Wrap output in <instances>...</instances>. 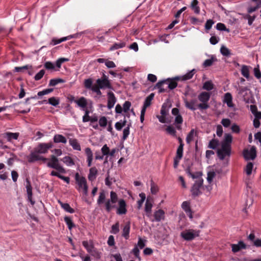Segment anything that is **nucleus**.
I'll list each match as a JSON object with an SVG mask.
<instances>
[{"label": "nucleus", "mask_w": 261, "mask_h": 261, "mask_svg": "<svg viewBox=\"0 0 261 261\" xmlns=\"http://www.w3.org/2000/svg\"><path fill=\"white\" fill-rule=\"evenodd\" d=\"M164 84H168V88L170 90L175 89L177 86V82L170 78L160 81L158 82L155 86V88L159 89V93H160L165 92V89L162 88V85Z\"/></svg>", "instance_id": "obj_1"}, {"label": "nucleus", "mask_w": 261, "mask_h": 261, "mask_svg": "<svg viewBox=\"0 0 261 261\" xmlns=\"http://www.w3.org/2000/svg\"><path fill=\"white\" fill-rule=\"evenodd\" d=\"M75 179L78 185V188H76L77 190L80 191L81 189H83V194L87 196L88 195V187L85 177L80 176L79 173H76L75 175Z\"/></svg>", "instance_id": "obj_2"}, {"label": "nucleus", "mask_w": 261, "mask_h": 261, "mask_svg": "<svg viewBox=\"0 0 261 261\" xmlns=\"http://www.w3.org/2000/svg\"><path fill=\"white\" fill-rule=\"evenodd\" d=\"M96 85L101 88V89H113V86L109 80L108 76L104 73H102V76L98 79L96 81Z\"/></svg>", "instance_id": "obj_3"}, {"label": "nucleus", "mask_w": 261, "mask_h": 261, "mask_svg": "<svg viewBox=\"0 0 261 261\" xmlns=\"http://www.w3.org/2000/svg\"><path fill=\"white\" fill-rule=\"evenodd\" d=\"M118 199L117 194L114 191H111L110 192V199H108L105 203L107 212H110L112 208L116 207V203L118 201Z\"/></svg>", "instance_id": "obj_4"}, {"label": "nucleus", "mask_w": 261, "mask_h": 261, "mask_svg": "<svg viewBox=\"0 0 261 261\" xmlns=\"http://www.w3.org/2000/svg\"><path fill=\"white\" fill-rule=\"evenodd\" d=\"M203 183V179L199 178L195 181V183L192 186L191 192L193 197L195 198L202 194V192L200 189L202 187Z\"/></svg>", "instance_id": "obj_5"}, {"label": "nucleus", "mask_w": 261, "mask_h": 261, "mask_svg": "<svg viewBox=\"0 0 261 261\" xmlns=\"http://www.w3.org/2000/svg\"><path fill=\"white\" fill-rule=\"evenodd\" d=\"M47 166L48 167L57 170L61 173H65V169L59 165L58 159L54 155H51L50 162L47 163Z\"/></svg>", "instance_id": "obj_6"}, {"label": "nucleus", "mask_w": 261, "mask_h": 261, "mask_svg": "<svg viewBox=\"0 0 261 261\" xmlns=\"http://www.w3.org/2000/svg\"><path fill=\"white\" fill-rule=\"evenodd\" d=\"M243 156L246 161L254 160L256 157V148L252 146L250 149H244L243 151Z\"/></svg>", "instance_id": "obj_7"}, {"label": "nucleus", "mask_w": 261, "mask_h": 261, "mask_svg": "<svg viewBox=\"0 0 261 261\" xmlns=\"http://www.w3.org/2000/svg\"><path fill=\"white\" fill-rule=\"evenodd\" d=\"M199 236L198 231L193 229L186 230L180 233V237L186 241H191Z\"/></svg>", "instance_id": "obj_8"}, {"label": "nucleus", "mask_w": 261, "mask_h": 261, "mask_svg": "<svg viewBox=\"0 0 261 261\" xmlns=\"http://www.w3.org/2000/svg\"><path fill=\"white\" fill-rule=\"evenodd\" d=\"M53 143L51 142L48 143H41L38 145L37 147L35 148V149L36 150L37 152L45 154L48 152L49 149L53 148Z\"/></svg>", "instance_id": "obj_9"}, {"label": "nucleus", "mask_w": 261, "mask_h": 261, "mask_svg": "<svg viewBox=\"0 0 261 261\" xmlns=\"http://www.w3.org/2000/svg\"><path fill=\"white\" fill-rule=\"evenodd\" d=\"M39 153L37 152L36 150L34 149V150L32 151L30 155L28 157V162L29 163H34L37 161H43V162H45L47 160V158L39 155Z\"/></svg>", "instance_id": "obj_10"}, {"label": "nucleus", "mask_w": 261, "mask_h": 261, "mask_svg": "<svg viewBox=\"0 0 261 261\" xmlns=\"http://www.w3.org/2000/svg\"><path fill=\"white\" fill-rule=\"evenodd\" d=\"M79 34H73L72 35H69L66 37H64L61 38L60 39H58L56 38H53L51 40V42L50 43V45H55L58 44H59L63 41H65L68 40H70L72 38H76L78 37Z\"/></svg>", "instance_id": "obj_11"}, {"label": "nucleus", "mask_w": 261, "mask_h": 261, "mask_svg": "<svg viewBox=\"0 0 261 261\" xmlns=\"http://www.w3.org/2000/svg\"><path fill=\"white\" fill-rule=\"evenodd\" d=\"M26 189L28 200L31 202V204L33 205L35 202L32 199V187L31 184V182L28 178H26Z\"/></svg>", "instance_id": "obj_12"}, {"label": "nucleus", "mask_w": 261, "mask_h": 261, "mask_svg": "<svg viewBox=\"0 0 261 261\" xmlns=\"http://www.w3.org/2000/svg\"><path fill=\"white\" fill-rule=\"evenodd\" d=\"M119 207L117 210V214L118 215H124L127 212L126 204L125 200L121 199L118 201Z\"/></svg>", "instance_id": "obj_13"}, {"label": "nucleus", "mask_w": 261, "mask_h": 261, "mask_svg": "<svg viewBox=\"0 0 261 261\" xmlns=\"http://www.w3.org/2000/svg\"><path fill=\"white\" fill-rule=\"evenodd\" d=\"M108 105L107 107L109 109H112L116 102V98L114 94L110 91L108 92Z\"/></svg>", "instance_id": "obj_14"}, {"label": "nucleus", "mask_w": 261, "mask_h": 261, "mask_svg": "<svg viewBox=\"0 0 261 261\" xmlns=\"http://www.w3.org/2000/svg\"><path fill=\"white\" fill-rule=\"evenodd\" d=\"M239 94L242 95L244 100L246 101V102H249V98L248 97V93H250L251 91L247 87H241L239 89Z\"/></svg>", "instance_id": "obj_15"}, {"label": "nucleus", "mask_w": 261, "mask_h": 261, "mask_svg": "<svg viewBox=\"0 0 261 261\" xmlns=\"http://www.w3.org/2000/svg\"><path fill=\"white\" fill-rule=\"evenodd\" d=\"M185 171L188 176L192 177L193 179L201 178L200 177L202 176L201 172H196L194 173H192L191 170V167L188 166L187 168L185 169Z\"/></svg>", "instance_id": "obj_16"}, {"label": "nucleus", "mask_w": 261, "mask_h": 261, "mask_svg": "<svg viewBox=\"0 0 261 261\" xmlns=\"http://www.w3.org/2000/svg\"><path fill=\"white\" fill-rule=\"evenodd\" d=\"M4 137L7 139L8 142H11L12 140H17L19 136V133L6 132L3 134Z\"/></svg>", "instance_id": "obj_17"}, {"label": "nucleus", "mask_w": 261, "mask_h": 261, "mask_svg": "<svg viewBox=\"0 0 261 261\" xmlns=\"http://www.w3.org/2000/svg\"><path fill=\"white\" fill-rule=\"evenodd\" d=\"M184 101L186 107L192 111H195L196 109L195 107V105L197 102L196 99H192L190 101H188L186 98H184Z\"/></svg>", "instance_id": "obj_18"}, {"label": "nucleus", "mask_w": 261, "mask_h": 261, "mask_svg": "<svg viewBox=\"0 0 261 261\" xmlns=\"http://www.w3.org/2000/svg\"><path fill=\"white\" fill-rule=\"evenodd\" d=\"M224 102L227 104V106L229 108L234 107V105L232 103V97L231 94L227 92L225 94L224 97Z\"/></svg>", "instance_id": "obj_19"}, {"label": "nucleus", "mask_w": 261, "mask_h": 261, "mask_svg": "<svg viewBox=\"0 0 261 261\" xmlns=\"http://www.w3.org/2000/svg\"><path fill=\"white\" fill-rule=\"evenodd\" d=\"M130 222H127L124 225L123 231L122 236L126 240L128 239L129 237V231H130Z\"/></svg>", "instance_id": "obj_20"}, {"label": "nucleus", "mask_w": 261, "mask_h": 261, "mask_svg": "<svg viewBox=\"0 0 261 261\" xmlns=\"http://www.w3.org/2000/svg\"><path fill=\"white\" fill-rule=\"evenodd\" d=\"M97 173L98 170L95 167L91 168L89 170V173L88 176V179L90 181H93L96 179Z\"/></svg>", "instance_id": "obj_21"}, {"label": "nucleus", "mask_w": 261, "mask_h": 261, "mask_svg": "<svg viewBox=\"0 0 261 261\" xmlns=\"http://www.w3.org/2000/svg\"><path fill=\"white\" fill-rule=\"evenodd\" d=\"M198 4L199 2L197 0H193L190 4V8L196 14H199L200 12Z\"/></svg>", "instance_id": "obj_22"}, {"label": "nucleus", "mask_w": 261, "mask_h": 261, "mask_svg": "<svg viewBox=\"0 0 261 261\" xmlns=\"http://www.w3.org/2000/svg\"><path fill=\"white\" fill-rule=\"evenodd\" d=\"M69 144L72 147L74 150L81 151V148L80 143L77 139L70 138L69 140Z\"/></svg>", "instance_id": "obj_23"}, {"label": "nucleus", "mask_w": 261, "mask_h": 261, "mask_svg": "<svg viewBox=\"0 0 261 261\" xmlns=\"http://www.w3.org/2000/svg\"><path fill=\"white\" fill-rule=\"evenodd\" d=\"M85 153L87 156V162L88 166L90 167L92 165V162L93 160V153L91 149L87 147L85 149Z\"/></svg>", "instance_id": "obj_24"}, {"label": "nucleus", "mask_w": 261, "mask_h": 261, "mask_svg": "<svg viewBox=\"0 0 261 261\" xmlns=\"http://www.w3.org/2000/svg\"><path fill=\"white\" fill-rule=\"evenodd\" d=\"M210 93L207 92H202L198 95V99L201 102H208L210 98Z\"/></svg>", "instance_id": "obj_25"}, {"label": "nucleus", "mask_w": 261, "mask_h": 261, "mask_svg": "<svg viewBox=\"0 0 261 261\" xmlns=\"http://www.w3.org/2000/svg\"><path fill=\"white\" fill-rule=\"evenodd\" d=\"M74 102L83 109L86 108L87 106V99L84 97H81L78 100H74Z\"/></svg>", "instance_id": "obj_26"}, {"label": "nucleus", "mask_w": 261, "mask_h": 261, "mask_svg": "<svg viewBox=\"0 0 261 261\" xmlns=\"http://www.w3.org/2000/svg\"><path fill=\"white\" fill-rule=\"evenodd\" d=\"M54 142L56 143H62L65 144L67 142L66 138L62 135L56 134L54 136Z\"/></svg>", "instance_id": "obj_27"}, {"label": "nucleus", "mask_w": 261, "mask_h": 261, "mask_svg": "<svg viewBox=\"0 0 261 261\" xmlns=\"http://www.w3.org/2000/svg\"><path fill=\"white\" fill-rule=\"evenodd\" d=\"M58 202L60 204L61 207L63 208L66 212L71 214L74 213V210L71 208L68 203H63L60 200H58Z\"/></svg>", "instance_id": "obj_28"}, {"label": "nucleus", "mask_w": 261, "mask_h": 261, "mask_svg": "<svg viewBox=\"0 0 261 261\" xmlns=\"http://www.w3.org/2000/svg\"><path fill=\"white\" fill-rule=\"evenodd\" d=\"M152 207V204L151 202H150L149 201L148 198H147L145 202V211L146 212V215L148 217H150L151 216Z\"/></svg>", "instance_id": "obj_29"}, {"label": "nucleus", "mask_w": 261, "mask_h": 261, "mask_svg": "<svg viewBox=\"0 0 261 261\" xmlns=\"http://www.w3.org/2000/svg\"><path fill=\"white\" fill-rule=\"evenodd\" d=\"M88 252L97 260L99 259L101 257V253L94 246H92V249Z\"/></svg>", "instance_id": "obj_30"}, {"label": "nucleus", "mask_w": 261, "mask_h": 261, "mask_svg": "<svg viewBox=\"0 0 261 261\" xmlns=\"http://www.w3.org/2000/svg\"><path fill=\"white\" fill-rule=\"evenodd\" d=\"M164 212L163 210L160 209L155 211L154 213V219L156 221H160L164 217Z\"/></svg>", "instance_id": "obj_31"}, {"label": "nucleus", "mask_w": 261, "mask_h": 261, "mask_svg": "<svg viewBox=\"0 0 261 261\" xmlns=\"http://www.w3.org/2000/svg\"><path fill=\"white\" fill-rule=\"evenodd\" d=\"M221 150L222 152L224 153L227 156H229L231 154V145H228L225 144H221V149H219Z\"/></svg>", "instance_id": "obj_32"}, {"label": "nucleus", "mask_w": 261, "mask_h": 261, "mask_svg": "<svg viewBox=\"0 0 261 261\" xmlns=\"http://www.w3.org/2000/svg\"><path fill=\"white\" fill-rule=\"evenodd\" d=\"M126 43L124 41H121L118 43H114L110 48V50L113 51L119 48H122L125 46Z\"/></svg>", "instance_id": "obj_33"}, {"label": "nucleus", "mask_w": 261, "mask_h": 261, "mask_svg": "<svg viewBox=\"0 0 261 261\" xmlns=\"http://www.w3.org/2000/svg\"><path fill=\"white\" fill-rule=\"evenodd\" d=\"M64 221L67 224L68 228L69 230H71L73 227L75 226V224L73 222L71 218L68 216L64 217Z\"/></svg>", "instance_id": "obj_34"}, {"label": "nucleus", "mask_w": 261, "mask_h": 261, "mask_svg": "<svg viewBox=\"0 0 261 261\" xmlns=\"http://www.w3.org/2000/svg\"><path fill=\"white\" fill-rule=\"evenodd\" d=\"M217 61V59L212 56L210 59L205 60L203 63V66L204 67H210L212 66L213 63Z\"/></svg>", "instance_id": "obj_35"}, {"label": "nucleus", "mask_w": 261, "mask_h": 261, "mask_svg": "<svg viewBox=\"0 0 261 261\" xmlns=\"http://www.w3.org/2000/svg\"><path fill=\"white\" fill-rule=\"evenodd\" d=\"M61 161L68 166H71L74 165V162L73 159L69 156L64 157Z\"/></svg>", "instance_id": "obj_36"}, {"label": "nucleus", "mask_w": 261, "mask_h": 261, "mask_svg": "<svg viewBox=\"0 0 261 261\" xmlns=\"http://www.w3.org/2000/svg\"><path fill=\"white\" fill-rule=\"evenodd\" d=\"M196 73V70L193 69L182 76V81H186L192 79Z\"/></svg>", "instance_id": "obj_37"}, {"label": "nucleus", "mask_w": 261, "mask_h": 261, "mask_svg": "<svg viewBox=\"0 0 261 261\" xmlns=\"http://www.w3.org/2000/svg\"><path fill=\"white\" fill-rule=\"evenodd\" d=\"M154 96V94L152 93L150 94L149 95H148L145 99V101L144 102L143 106L148 107L150 106L151 103V101L153 99V97Z\"/></svg>", "instance_id": "obj_38"}, {"label": "nucleus", "mask_w": 261, "mask_h": 261, "mask_svg": "<svg viewBox=\"0 0 261 261\" xmlns=\"http://www.w3.org/2000/svg\"><path fill=\"white\" fill-rule=\"evenodd\" d=\"M219 142L218 139H213L210 141L208 147L212 149H215L219 145Z\"/></svg>", "instance_id": "obj_39"}, {"label": "nucleus", "mask_w": 261, "mask_h": 261, "mask_svg": "<svg viewBox=\"0 0 261 261\" xmlns=\"http://www.w3.org/2000/svg\"><path fill=\"white\" fill-rule=\"evenodd\" d=\"M48 103L53 106L56 107L60 103V99L58 97H51L48 99Z\"/></svg>", "instance_id": "obj_40"}, {"label": "nucleus", "mask_w": 261, "mask_h": 261, "mask_svg": "<svg viewBox=\"0 0 261 261\" xmlns=\"http://www.w3.org/2000/svg\"><path fill=\"white\" fill-rule=\"evenodd\" d=\"M232 141V136L229 134H225L224 136V141L222 142V144H225L228 145H230Z\"/></svg>", "instance_id": "obj_41"}, {"label": "nucleus", "mask_w": 261, "mask_h": 261, "mask_svg": "<svg viewBox=\"0 0 261 261\" xmlns=\"http://www.w3.org/2000/svg\"><path fill=\"white\" fill-rule=\"evenodd\" d=\"M253 164L251 162H248L245 168V171L247 175H250L252 172Z\"/></svg>", "instance_id": "obj_42"}, {"label": "nucleus", "mask_w": 261, "mask_h": 261, "mask_svg": "<svg viewBox=\"0 0 261 261\" xmlns=\"http://www.w3.org/2000/svg\"><path fill=\"white\" fill-rule=\"evenodd\" d=\"M203 89L207 91H211L214 89V84L211 81H206L203 84Z\"/></svg>", "instance_id": "obj_43"}, {"label": "nucleus", "mask_w": 261, "mask_h": 261, "mask_svg": "<svg viewBox=\"0 0 261 261\" xmlns=\"http://www.w3.org/2000/svg\"><path fill=\"white\" fill-rule=\"evenodd\" d=\"M194 135H196V132L194 129H192L186 137V142L187 143H190L193 140Z\"/></svg>", "instance_id": "obj_44"}, {"label": "nucleus", "mask_w": 261, "mask_h": 261, "mask_svg": "<svg viewBox=\"0 0 261 261\" xmlns=\"http://www.w3.org/2000/svg\"><path fill=\"white\" fill-rule=\"evenodd\" d=\"M64 82V80L60 78L51 79L49 83V86H55L59 83H63Z\"/></svg>", "instance_id": "obj_45"}, {"label": "nucleus", "mask_w": 261, "mask_h": 261, "mask_svg": "<svg viewBox=\"0 0 261 261\" xmlns=\"http://www.w3.org/2000/svg\"><path fill=\"white\" fill-rule=\"evenodd\" d=\"M241 73L246 78H249V71L247 66L244 65L242 66L241 69Z\"/></svg>", "instance_id": "obj_46"}, {"label": "nucleus", "mask_w": 261, "mask_h": 261, "mask_svg": "<svg viewBox=\"0 0 261 261\" xmlns=\"http://www.w3.org/2000/svg\"><path fill=\"white\" fill-rule=\"evenodd\" d=\"M166 131L167 132V133L172 136L173 137H176V131L172 126H168L166 128Z\"/></svg>", "instance_id": "obj_47"}, {"label": "nucleus", "mask_w": 261, "mask_h": 261, "mask_svg": "<svg viewBox=\"0 0 261 261\" xmlns=\"http://www.w3.org/2000/svg\"><path fill=\"white\" fill-rule=\"evenodd\" d=\"M93 81L90 78L85 80L84 81V86L86 89L92 90L93 88L92 86Z\"/></svg>", "instance_id": "obj_48"}, {"label": "nucleus", "mask_w": 261, "mask_h": 261, "mask_svg": "<svg viewBox=\"0 0 261 261\" xmlns=\"http://www.w3.org/2000/svg\"><path fill=\"white\" fill-rule=\"evenodd\" d=\"M183 150L184 146H182V145H179L177 149L175 157L178 158V159H181L183 156Z\"/></svg>", "instance_id": "obj_49"}, {"label": "nucleus", "mask_w": 261, "mask_h": 261, "mask_svg": "<svg viewBox=\"0 0 261 261\" xmlns=\"http://www.w3.org/2000/svg\"><path fill=\"white\" fill-rule=\"evenodd\" d=\"M181 207L186 213L191 212V208L190 207V203L187 201H184L182 203Z\"/></svg>", "instance_id": "obj_50"}, {"label": "nucleus", "mask_w": 261, "mask_h": 261, "mask_svg": "<svg viewBox=\"0 0 261 261\" xmlns=\"http://www.w3.org/2000/svg\"><path fill=\"white\" fill-rule=\"evenodd\" d=\"M131 124L130 123L127 125V126L125 127L123 131V136L122 138V140L123 141L125 140L128 137V136L129 134V128Z\"/></svg>", "instance_id": "obj_51"}, {"label": "nucleus", "mask_w": 261, "mask_h": 261, "mask_svg": "<svg viewBox=\"0 0 261 261\" xmlns=\"http://www.w3.org/2000/svg\"><path fill=\"white\" fill-rule=\"evenodd\" d=\"M119 232V223L117 222L115 224L113 225L111 227L110 232L113 234H117Z\"/></svg>", "instance_id": "obj_52"}, {"label": "nucleus", "mask_w": 261, "mask_h": 261, "mask_svg": "<svg viewBox=\"0 0 261 261\" xmlns=\"http://www.w3.org/2000/svg\"><path fill=\"white\" fill-rule=\"evenodd\" d=\"M220 52L223 56L225 57H228L231 54L229 49L225 46H222L221 47Z\"/></svg>", "instance_id": "obj_53"}, {"label": "nucleus", "mask_w": 261, "mask_h": 261, "mask_svg": "<svg viewBox=\"0 0 261 261\" xmlns=\"http://www.w3.org/2000/svg\"><path fill=\"white\" fill-rule=\"evenodd\" d=\"M216 27V29L220 31H226L228 32L229 31V30L226 28L225 24L221 22L218 23Z\"/></svg>", "instance_id": "obj_54"}, {"label": "nucleus", "mask_w": 261, "mask_h": 261, "mask_svg": "<svg viewBox=\"0 0 261 261\" xmlns=\"http://www.w3.org/2000/svg\"><path fill=\"white\" fill-rule=\"evenodd\" d=\"M150 190L152 194H156L159 191V188L158 186L156 185L152 180L151 181Z\"/></svg>", "instance_id": "obj_55"}, {"label": "nucleus", "mask_w": 261, "mask_h": 261, "mask_svg": "<svg viewBox=\"0 0 261 261\" xmlns=\"http://www.w3.org/2000/svg\"><path fill=\"white\" fill-rule=\"evenodd\" d=\"M106 198V196L104 192H101L99 193V196L97 200V203L98 204H100L104 202V201Z\"/></svg>", "instance_id": "obj_56"}, {"label": "nucleus", "mask_w": 261, "mask_h": 261, "mask_svg": "<svg viewBox=\"0 0 261 261\" xmlns=\"http://www.w3.org/2000/svg\"><path fill=\"white\" fill-rule=\"evenodd\" d=\"M131 107V102L129 101H125L123 105V111L125 113H127L130 109Z\"/></svg>", "instance_id": "obj_57"}, {"label": "nucleus", "mask_w": 261, "mask_h": 261, "mask_svg": "<svg viewBox=\"0 0 261 261\" xmlns=\"http://www.w3.org/2000/svg\"><path fill=\"white\" fill-rule=\"evenodd\" d=\"M254 76L257 79H259L261 78V72L259 69V65H257L256 67L254 68Z\"/></svg>", "instance_id": "obj_58"}, {"label": "nucleus", "mask_w": 261, "mask_h": 261, "mask_svg": "<svg viewBox=\"0 0 261 261\" xmlns=\"http://www.w3.org/2000/svg\"><path fill=\"white\" fill-rule=\"evenodd\" d=\"M99 124L101 127H106L107 125V119L105 116L101 117L99 120Z\"/></svg>", "instance_id": "obj_59"}, {"label": "nucleus", "mask_w": 261, "mask_h": 261, "mask_svg": "<svg viewBox=\"0 0 261 261\" xmlns=\"http://www.w3.org/2000/svg\"><path fill=\"white\" fill-rule=\"evenodd\" d=\"M45 73V71L43 69L41 70L38 73H37L34 79L35 81H39L42 78Z\"/></svg>", "instance_id": "obj_60"}, {"label": "nucleus", "mask_w": 261, "mask_h": 261, "mask_svg": "<svg viewBox=\"0 0 261 261\" xmlns=\"http://www.w3.org/2000/svg\"><path fill=\"white\" fill-rule=\"evenodd\" d=\"M44 67L47 70H53L55 69V66L52 62L47 61L45 63Z\"/></svg>", "instance_id": "obj_61"}, {"label": "nucleus", "mask_w": 261, "mask_h": 261, "mask_svg": "<svg viewBox=\"0 0 261 261\" xmlns=\"http://www.w3.org/2000/svg\"><path fill=\"white\" fill-rule=\"evenodd\" d=\"M261 7V2L258 3H256V6L255 7H251L248 8V12L249 13H251L254 11H255L257 9Z\"/></svg>", "instance_id": "obj_62"}, {"label": "nucleus", "mask_w": 261, "mask_h": 261, "mask_svg": "<svg viewBox=\"0 0 261 261\" xmlns=\"http://www.w3.org/2000/svg\"><path fill=\"white\" fill-rule=\"evenodd\" d=\"M216 174L214 171H210L207 173V180L211 183L215 177Z\"/></svg>", "instance_id": "obj_63"}, {"label": "nucleus", "mask_w": 261, "mask_h": 261, "mask_svg": "<svg viewBox=\"0 0 261 261\" xmlns=\"http://www.w3.org/2000/svg\"><path fill=\"white\" fill-rule=\"evenodd\" d=\"M202 103L198 105V108L201 110H206L210 107L207 102H201Z\"/></svg>", "instance_id": "obj_64"}]
</instances>
